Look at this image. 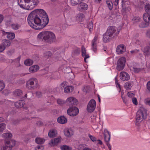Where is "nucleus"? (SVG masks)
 I'll return each mask as SVG.
<instances>
[{
    "label": "nucleus",
    "mask_w": 150,
    "mask_h": 150,
    "mask_svg": "<svg viewBox=\"0 0 150 150\" xmlns=\"http://www.w3.org/2000/svg\"><path fill=\"white\" fill-rule=\"evenodd\" d=\"M126 62L125 57H123L120 58L117 61V69L119 71L122 70L124 68Z\"/></svg>",
    "instance_id": "6"
},
{
    "label": "nucleus",
    "mask_w": 150,
    "mask_h": 150,
    "mask_svg": "<svg viewBox=\"0 0 150 150\" xmlns=\"http://www.w3.org/2000/svg\"><path fill=\"white\" fill-rule=\"evenodd\" d=\"M33 63V61L30 59H27L24 61L25 64L27 66H30L32 65Z\"/></svg>",
    "instance_id": "33"
},
{
    "label": "nucleus",
    "mask_w": 150,
    "mask_h": 150,
    "mask_svg": "<svg viewBox=\"0 0 150 150\" xmlns=\"http://www.w3.org/2000/svg\"><path fill=\"white\" fill-rule=\"evenodd\" d=\"M146 35L147 37L150 38V29L148 30L146 33Z\"/></svg>",
    "instance_id": "62"
},
{
    "label": "nucleus",
    "mask_w": 150,
    "mask_h": 150,
    "mask_svg": "<svg viewBox=\"0 0 150 150\" xmlns=\"http://www.w3.org/2000/svg\"><path fill=\"white\" fill-rule=\"evenodd\" d=\"M39 69V67L38 65H34L30 67L29 70L31 73L36 72Z\"/></svg>",
    "instance_id": "22"
},
{
    "label": "nucleus",
    "mask_w": 150,
    "mask_h": 150,
    "mask_svg": "<svg viewBox=\"0 0 150 150\" xmlns=\"http://www.w3.org/2000/svg\"><path fill=\"white\" fill-rule=\"evenodd\" d=\"M11 26L13 29H14V30H16L18 29L19 28V26L18 24H12Z\"/></svg>",
    "instance_id": "53"
},
{
    "label": "nucleus",
    "mask_w": 150,
    "mask_h": 150,
    "mask_svg": "<svg viewBox=\"0 0 150 150\" xmlns=\"http://www.w3.org/2000/svg\"><path fill=\"white\" fill-rule=\"evenodd\" d=\"M71 4L72 6H75L81 2L79 0H71Z\"/></svg>",
    "instance_id": "43"
},
{
    "label": "nucleus",
    "mask_w": 150,
    "mask_h": 150,
    "mask_svg": "<svg viewBox=\"0 0 150 150\" xmlns=\"http://www.w3.org/2000/svg\"><path fill=\"white\" fill-rule=\"evenodd\" d=\"M126 48L125 46L123 44L118 45L116 49L117 53L119 54H122L125 51Z\"/></svg>",
    "instance_id": "12"
},
{
    "label": "nucleus",
    "mask_w": 150,
    "mask_h": 150,
    "mask_svg": "<svg viewBox=\"0 0 150 150\" xmlns=\"http://www.w3.org/2000/svg\"><path fill=\"white\" fill-rule=\"evenodd\" d=\"M57 134V132L55 129L51 130L49 132L48 136L50 137H54Z\"/></svg>",
    "instance_id": "25"
},
{
    "label": "nucleus",
    "mask_w": 150,
    "mask_h": 150,
    "mask_svg": "<svg viewBox=\"0 0 150 150\" xmlns=\"http://www.w3.org/2000/svg\"><path fill=\"white\" fill-rule=\"evenodd\" d=\"M61 141V137L55 138L54 139L51 140L49 144L51 145V146H54L57 144Z\"/></svg>",
    "instance_id": "16"
},
{
    "label": "nucleus",
    "mask_w": 150,
    "mask_h": 150,
    "mask_svg": "<svg viewBox=\"0 0 150 150\" xmlns=\"http://www.w3.org/2000/svg\"><path fill=\"white\" fill-rule=\"evenodd\" d=\"M22 93V91L20 89H16L13 92V95L15 96H19Z\"/></svg>",
    "instance_id": "40"
},
{
    "label": "nucleus",
    "mask_w": 150,
    "mask_h": 150,
    "mask_svg": "<svg viewBox=\"0 0 150 150\" xmlns=\"http://www.w3.org/2000/svg\"><path fill=\"white\" fill-rule=\"evenodd\" d=\"M132 102L135 105H137L138 103H137V100L136 98H132Z\"/></svg>",
    "instance_id": "57"
},
{
    "label": "nucleus",
    "mask_w": 150,
    "mask_h": 150,
    "mask_svg": "<svg viewBox=\"0 0 150 150\" xmlns=\"http://www.w3.org/2000/svg\"><path fill=\"white\" fill-rule=\"evenodd\" d=\"M66 103V101L60 99H58L57 100V103L60 105H63Z\"/></svg>",
    "instance_id": "48"
},
{
    "label": "nucleus",
    "mask_w": 150,
    "mask_h": 150,
    "mask_svg": "<svg viewBox=\"0 0 150 150\" xmlns=\"http://www.w3.org/2000/svg\"><path fill=\"white\" fill-rule=\"evenodd\" d=\"M104 136L105 142H109L110 139V135H108L107 134H104Z\"/></svg>",
    "instance_id": "47"
},
{
    "label": "nucleus",
    "mask_w": 150,
    "mask_h": 150,
    "mask_svg": "<svg viewBox=\"0 0 150 150\" xmlns=\"http://www.w3.org/2000/svg\"><path fill=\"white\" fill-rule=\"evenodd\" d=\"M66 102L69 105H76L78 103L77 100L73 97L68 98L66 100Z\"/></svg>",
    "instance_id": "11"
},
{
    "label": "nucleus",
    "mask_w": 150,
    "mask_h": 150,
    "mask_svg": "<svg viewBox=\"0 0 150 150\" xmlns=\"http://www.w3.org/2000/svg\"><path fill=\"white\" fill-rule=\"evenodd\" d=\"M88 28L90 32H91V30H92L93 28V24L92 22L91 21L89 23Z\"/></svg>",
    "instance_id": "50"
},
{
    "label": "nucleus",
    "mask_w": 150,
    "mask_h": 150,
    "mask_svg": "<svg viewBox=\"0 0 150 150\" xmlns=\"http://www.w3.org/2000/svg\"><path fill=\"white\" fill-rule=\"evenodd\" d=\"M24 2L22 3V0H20L18 4L21 7L27 10H31L39 3L38 0H24Z\"/></svg>",
    "instance_id": "3"
},
{
    "label": "nucleus",
    "mask_w": 150,
    "mask_h": 150,
    "mask_svg": "<svg viewBox=\"0 0 150 150\" xmlns=\"http://www.w3.org/2000/svg\"><path fill=\"white\" fill-rule=\"evenodd\" d=\"M81 52L82 56L84 58V61L86 62V59L89 58V57L88 54H86V50L85 48L83 46H82L81 47Z\"/></svg>",
    "instance_id": "19"
},
{
    "label": "nucleus",
    "mask_w": 150,
    "mask_h": 150,
    "mask_svg": "<svg viewBox=\"0 0 150 150\" xmlns=\"http://www.w3.org/2000/svg\"><path fill=\"white\" fill-rule=\"evenodd\" d=\"M61 150H71L72 148L67 145H63L60 146Z\"/></svg>",
    "instance_id": "42"
},
{
    "label": "nucleus",
    "mask_w": 150,
    "mask_h": 150,
    "mask_svg": "<svg viewBox=\"0 0 150 150\" xmlns=\"http://www.w3.org/2000/svg\"><path fill=\"white\" fill-rule=\"evenodd\" d=\"M64 135L67 137L72 136L74 134L73 131L72 129L69 128L65 129L64 130Z\"/></svg>",
    "instance_id": "14"
},
{
    "label": "nucleus",
    "mask_w": 150,
    "mask_h": 150,
    "mask_svg": "<svg viewBox=\"0 0 150 150\" xmlns=\"http://www.w3.org/2000/svg\"><path fill=\"white\" fill-rule=\"evenodd\" d=\"M120 79L123 81H127L130 79L129 76H120Z\"/></svg>",
    "instance_id": "34"
},
{
    "label": "nucleus",
    "mask_w": 150,
    "mask_h": 150,
    "mask_svg": "<svg viewBox=\"0 0 150 150\" xmlns=\"http://www.w3.org/2000/svg\"><path fill=\"white\" fill-rule=\"evenodd\" d=\"M127 96L130 98H133L134 96V94L132 93L131 92H129L127 94Z\"/></svg>",
    "instance_id": "55"
},
{
    "label": "nucleus",
    "mask_w": 150,
    "mask_h": 150,
    "mask_svg": "<svg viewBox=\"0 0 150 150\" xmlns=\"http://www.w3.org/2000/svg\"><path fill=\"white\" fill-rule=\"evenodd\" d=\"M12 15L15 17H19L20 16V13L16 11H14L12 13Z\"/></svg>",
    "instance_id": "52"
},
{
    "label": "nucleus",
    "mask_w": 150,
    "mask_h": 150,
    "mask_svg": "<svg viewBox=\"0 0 150 150\" xmlns=\"http://www.w3.org/2000/svg\"><path fill=\"white\" fill-rule=\"evenodd\" d=\"M96 106V102L93 99H92L89 102L88 105L87 109L90 112H93L95 109Z\"/></svg>",
    "instance_id": "10"
},
{
    "label": "nucleus",
    "mask_w": 150,
    "mask_h": 150,
    "mask_svg": "<svg viewBox=\"0 0 150 150\" xmlns=\"http://www.w3.org/2000/svg\"><path fill=\"white\" fill-rule=\"evenodd\" d=\"M149 24V23L145 22H142L139 24V26L140 28H144L148 27Z\"/></svg>",
    "instance_id": "37"
},
{
    "label": "nucleus",
    "mask_w": 150,
    "mask_h": 150,
    "mask_svg": "<svg viewBox=\"0 0 150 150\" xmlns=\"http://www.w3.org/2000/svg\"><path fill=\"white\" fill-rule=\"evenodd\" d=\"M149 4V2L147 0H140L139 2V7L142 8Z\"/></svg>",
    "instance_id": "21"
},
{
    "label": "nucleus",
    "mask_w": 150,
    "mask_h": 150,
    "mask_svg": "<svg viewBox=\"0 0 150 150\" xmlns=\"http://www.w3.org/2000/svg\"><path fill=\"white\" fill-rule=\"evenodd\" d=\"M2 45H3L5 47H8L11 44V41L8 40L4 39L2 40Z\"/></svg>",
    "instance_id": "24"
},
{
    "label": "nucleus",
    "mask_w": 150,
    "mask_h": 150,
    "mask_svg": "<svg viewBox=\"0 0 150 150\" xmlns=\"http://www.w3.org/2000/svg\"><path fill=\"white\" fill-rule=\"evenodd\" d=\"M130 69L133 71V72L136 74L137 73L142 71H143V69L140 68H137L134 66H131L130 67Z\"/></svg>",
    "instance_id": "29"
},
{
    "label": "nucleus",
    "mask_w": 150,
    "mask_h": 150,
    "mask_svg": "<svg viewBox=\"0 0 150 150\" xmlns=\"http://www.w3.org/2000/svg\"><path fill=\"white\" fill-rule=\"evenodd\" d=\"M144 54L145 55H150V47L147 46L144 48Z\"/></svg>",
    "instance_id": "26"
},
{
    "label": "nucleus",
    "mask_w": 150,
    "mask_h": 150,
    "mask_svg": "<svg viewBox=\"0 0 150 150\" xmlns=\"http://www.w3.org/2000/svg\"><path fill=\"white\" fill-rule=\"evenodd\" d=\"M85 16L84 14L82 13L78 14L77 15V19L81 21H83L84 19Z\"/></svg>",
    "instance_id": "30"
},
{
    "label": "nucleus",
    "mask_w": 150,
    "mask_h": 150,
    "mask_svg": "<svg viewBox=\"0 0 150 150\" xmlns=\"http://www.w3.org/2000/svg\"><path fill=\"white\" fill-rule=\"evenodd\" d=\"M79 112L78 108L75 107L70 108L68 109L67 110L68 114L72 116H74L76 115Z\"/></svg>",
    "instance_id": "9"
},
{
    "label": "nucleus",
    "mask_w": 150,
    "mask_h": 150,
    "mask_svg": "<svg viewBox=\"0 0 150 150\" xmlns=\"http://www.w3.org/2000/svg\"><path fill=\"white\" fill-rule=\"evenodd\" d=\"M15 37V34L13 33L8 32V34L7 35V37L8 38L10 39H13Z\"/></svg>",
    "instance_id": "35"
},
{
    "label": "nucleus",
    "mask_w": 150,
    "mask_h": 150,
    "mask_svg": "<svg viewBox=\"0 0 150 150\" xmlns=\"http://www.w3.org/2000/svg\"><path fill=\"white\" fill-rule=\"evenodd\" d=\"M97 37L95 36L91 42V49L95 52L97 50Z\"/></svg>",
    "instance_id": "13"
},
{
    "label": "nucleus",
    "mask_w": 150,
    "mask_h": 150,
    "mask_svg": "<svg viewBox=\"0 0 150 150\" xmlns=\"http://www.w3.org/2000/svg\"><path fill=\"white\" fill-rule=\"evenodd\" d=\"M44 149V147L42 146L38 145L35 148V150H43Z\"/></svg>",
    "instance_id": "56"
},
{
    "label": "nucleus",
    "mask_w": 150,
    "mask_h": 150,
    "mask_svg": "<svg viewBox=\"0 0 150 150\" xmlns=\"http://www.w3.org/2000/svg\"><path fill=\"white\" fill-rule=\"evenodd\" d=\"M146 116V111L144 108H141L137 111L136 114V122H141Z\"/></svg>",
    "instance_id": "4"
},
{
    "label": "nucleus",
    "mask_w": 150,
    "mask_h": 150,
    "mask_svg": "<svg viewBox=\"0 0 150 150\" xmlns=\"http://www.w3.org/2000/svg\"><path fill=\"white\" fill-rule=\"evenodd\" d=\"M2 136L6 139L11 138L12 136V135L11 133H6L3 134Z\"/></svg>",
    "instance_id": "39"
},
{
    "label": "nucleus",
    "mask_w": 150,
    "mask_h": 150,
    "mask_svg": "<svg viewBox=\"0 0 150 150\" xmlns=\"http://www.w3.org/2000/svg\"><path fill=\"white\" fill-rule=\"evenodd\" d=\"M5 87V84L3 81L0 80V92L3 90Z\"/></svg>",
    "instance_id": "46"
},
{
    "label": "nucleus",
    "mask_w": 150,
    "mask_h": 150,
    "mask_svg": "<svg viewBox=\"0 0 150 150\" xmlns=\"http://www.w3.org/2000/svg\"><path fill=\"white\" fill-rule=\"evenodd\" d=\"M88 136L90 139L93 141L95 142L96 141V138L94 136H92L90 134H88Z\"/></svg>",
    "instance_id": "54"
},
{
    "label": "nucleus",
    "mask_w": 150,
    "mask_h": 150,
    "mask_svg": "<svg viewBox=\"0 0 150 150\" xmlns=\"http://www.w3.org/2000/svg\"><path fill=\"white\" fill-rule=\"evenodd\" d=\"M68 85V83L67 81H63L61 84V88L62 89H64Z\"/></svg>",
    "instance_id": "44"
},
{
    "label": "nucleus",
    "mask_w": 150,
    "mask_h": 150,
    "mask_svg": "<svg viewBox=\"0 0 150 150\" xmlns=\"http://www.w3.org/2000/svg\"><path fill=\"white\" fill-rule=\"evenodd\" d=\"M35 141L37 144H41L45 141V140L42 138L37 137L35 139Z\"/></svg>",
    "instance_id": "31"
},
{
    "label": "nucleus",
    "mask_w": 150,
    "mask_h": 150,
    "mask_svg": "<svg viewBox=\"0 0 150 150\" xmlns=\"http://www.w3.org/2000/svg\"><path fill=\"white\" fill-rule=\"evenodd\" d=\"M36 95L38 98H39L42 96V94L40 92L37 91L36 92Z\"/></svg>",
    "instance_id": "60"
},
{
    "label": "nucleus",
    "mask_w": 150,
    "mask_h": 150,
    "mask_svg": "<svg viewBox=\"0 0 150 150\" xmlns=\"http://www.w3.org/2000/svg\"><path fill=\"white\" fill-rule=\"evenodd\" d=\"M139 51L138 50H133L132 51H130V52L131 54H135L137 53Z\"/></svg>",
    "instance_id": "64"
},
{
    "label": "nucleus",
    "mask_w": 150,
    "mask_h": 150,
    "mask_svg": "<svg viewBox=\"0 0 150 150\" xmlns=\"http://www.w3.org/2000/svg\"><path fill=\"white\" fill-rule=\"evenodd\" d=\"M145 9L146 13H150V4H149L145 6Z\"/></svg>",
    "instance_id": "49"
},
{
    "label": "nucleus",
    "mask_w": 150,
    "mask_h": 150,
    "mask_svg": "<svg viewBox=\"0 0 150 150\" xmlns=\"http://www.w3.org/2000/svg\"><path fill=\"white\" fill-rule=\"evenodd\" d=\"M74 89V87L71 86H69L68 85L64 88V91L65 93H68L72 92Z\"/></svg>",
    "instance_id": "27"
},
{
    "label": "nucleus",
    "mask_w": 150,
    "mask_h": 150,
    "mask_svg": "<svg viewBox=\"0 0 150 150\" xmlns=\"http://www.w3.org/2000/svg\"><path fill=\"white\" fill-rule=\"evenodd\" d=\"M125 88L127 90H130L132 87V84L131 82H127L124 85Z\"/></svg>",
    "instance_id": "32"
},
{
    "label": "nucleus",
    "mask_w": 150,
    "mask_h": 150,
    "mask_svg": "<svg viewBox=\"0 0 150 150\" xmlns=\"http://www.w3.org/2000/svg\"><path fill=\"white\" fill-rule=\"evenodd\" d=\"M15 144V141L13 140L10 141H6L5 144L1 148V150H11Z\"/></svg>",
    "instance_id": "5"
},
{
    "label": "nucleus",
    "mask_w": 150,
    "mask_h": 150,
    "mask_svg": "<svg viewBox=\"0 0 150 150\" xmlns=\"http://www.w3.org/2000/svg\"><path fill=\"white\" fill-rule=\"evenodd\" d=\"M6 125L4 123L0 124V132H2L6 128Z\"/></svg>",
    "instance_id": "45"
},
{
    "label": "nucleus",
    "mask_w": 150,
    "mask_h": 150,
    "mask_svg": "<svg viewBox=\"0 0 150 150\" xmlns=\"http://www.w3.org/2000/svg\"><path fill=\"white\" fill-rule=\"evenodd\" d=\"M35 83L36 86H38V81L37 79L35 78L31 79L28 81L26 83V87L29 90H32L33 89V86Z\"/></svg>",
    "instance_id": "7"
},
{
    "label": "nucleus",
    "mask_w": 150,
    "mask_h": 150,
    "mask_svg": "<svg viewBox=\"0 0 150 150\" xmlns=\"http://www.w3.org/2000/svg\"><path fill=\"white\" fill-rule=\"evenodd\" d=\"M107 35V33H105V34L103 35V41L105 43L110 41L112 38L109 35Z\"/></svg>",
    "instance_id": "18"
},
{
    "label": "nucleus",
    "mask_w": 150,
    "mask_h": 150,
    "mask_svg": "<svg viewBox=\"0 0 150 150\" xmlns=\"http://www.w3.org/2000/svg\"><path fill=\"white\" fill-rule=\"evenodd\" d=\"M6 48V47L3 45H0V52H3Z\"/></svg>",
    "instance_id": "61"
},
{
    "label": "nucleus",
    "mask_w": 150,
    "mask_h": 150,
    "mask_svg": "<svg viewBox=\"0 0 150 150\" xmlns=\"http://www.w3.org/2000/svg\"><path fill=\"white\" fill-rule=\"evenodd\" d=\"M147 89L150 91V81H148L147 83Z\"/></svg>",
    "instance_id": "63"
},
{
    "label": "nucleus",
    "mask_w": 150,
    "mask_h": 150,
    "mask_svg": "<svg viewBox=\"0 0 150 150\" xmlns=\"http://www.w3.org/2000/svg\"><path fill=\"white\" fill-rule=\"evenodd\" d=\"M148 14L144 13L143 15V17L145 22L149 23H149H150V15Z\"/></svg>",
    "instance_id": "23"
},
{
    "label": "nucleus",
    "mask_w": 150,
    "mask_h": 150,
    "mask_svg": "<svg viewBox=\"0 0 150 150\" xmlns=\"http://www.w3.org/2000/svg\"><path fill=\"white\" fill-rule=\"evenodd\" d=\"M25 104V102L24 101L20 100L17 102L15 103L14 105L16 108H20L23 107Z\"/></svg>",
    "instance_id": "17"
},
{
    "label": "nucleus",
    "mask_w": 150,
    "mask_h": 150,
    "mask_svg": "<svg viewBox=\"0 0 150 150\" xmlns=\"http://www.w3.org/2000/svg\"><path fill=\"white\" fill-rule=\"evenodd\" d=\"M80 48H77L73 51L72 54L73 56L78 55L80 54Z\"/></svg>",
    "instance_id": "38"
},
{
    "label": "nucleus",
    "mask_w": 150,
    "mask_h": 150,
    "mask_svg": "<svg viewBox=\"0 0 150 150\" xmlns=\"http://www.w3.org/2000/svg\"><path fill=\"white\" fill-rule=\"evenodd\" d=\"M115 83L116 85V86L117 88H119L120 91L121 90V87L119 83L118 82V80L117 78V76L115 77Z\"/></svg>",
    "instance_id": "51"
},
{
    "label": "nucleus",
    "mask_w": 150,
    "mask_h": 150,
    "mask_svg": "<svg viewBox=\"0 0 150 150\" xmlns=\"http://www.w3.org/2000/svg\"><path fill=\"white\" fill-rule=\"evenodd\" d=\"M38 40L42 41L43 40L46 42H54L56 40L54 34L49 31H44L40 33L37 37Z\"/></svg>",
    "instance_id": "2"
},
{
    "label": "nucleus",
    "mask_w": 150,
    "mask_h": 150,
    "mask_svg": "<svg viewBox=\"0 0 150 150\" xmlns=\"http://www.w3.org/2000/svg\"><path fill=\"white\" fill-rule=\"evenodd\" d=\"M130 8L129 7H127L124 8L123 6H122V9L121 11L123 16H125L126 14L127 13L129 12L130 11Z\"/></svg>",
    "instance_id": "28"
},
{
    "label": "nucleus",
    "mask_w": 150,
    "mask_h": 150,
    "mask_svg": "<svg viewBox=\"0 0 150 150\" xmlns=\"http://www.w3.org/2000/svg\"><path fill=\"white\" fill-rule=\"evenodd\" d=\"M88 8V5L86 4L83 2H81L78 6V8L81 11L86 10Z\"/></svg>",
    "instance_id": "15"
},
{
    "label": "nucleus",
    "mask_w": 150,
    "mask_h": 150,
    "mask_svg": "<svg viewBox=\"0 0 150 150\" xmlns=\"http://www.w3.org/2000/svg\"><path fill=\"white\" fill-rule=\"evenodd\" d=\"M67 122V119L64 116H61L57 118V122L60 123L64 124Z\"/></svg>",
    "instance_id": "20"
},
{
    "label": "nucleus",
    "mask_w": 150,
    "mask_h": 150,
    "mask_svg": "<svg viewBox=\"0 0 150 150\" xmlns=\"http://www.w3.org/2000/svg\"><path fill=\"white\" fill-rule=\"evenodd\" d=\"M145 103L147 105L150 106V99L147 98L145 100Z\"/></svg>",
    "instance_id": "58"
},
{
    "label": "nucleus",
    "mask_w": 150,
    "mask_h": 150,
    "mask_svg": "<svg viewBox=\"0 0 150 150\" xmlns=\"http://www.w3.org/2000/svg\"><path fill=\"white\" fill-rule=\"evenodd\" d=\"M28 24L36 30L43 28L48 23V15L43 10L38 9L32 11L28 17Z\"/></svg>",
    "instance_id": "1"
},
{
    "label": "nucleus",
    "mask_w": 150,
    "mask_h": 150,
    "mask_svg": "<svg viewBox=\"0 0 150 150\" xmlns=\"http://www.w3.org/2000/svg\"><path fill=\"white\" fill-rule=\"evenodd\" d=\"M104 134H107L108 135H110V133L109 132L107 129H104V132H103V135H104Z\"/></svg>",
    "instance_id": "59"
},
{
    "label": "nucleus",
    "mask_w": 150,
    "mask_h": 150,
    "mask_svg": "<svg viewBox=\"0 0 150 150\" xmlns=\"http://www.w3.org/2000/svg\"><path fill=\"white\" fill-rule=\"evenodd\" d=\"M106 3L109 9L111 10L112 8V3L111 0H107L106 1Z\"/></svg>",
    "instance_id": "36"
},
{
    "label": "nucleus",
    "mask_w": 150,
    "mask_h": 150,
    "mask_svg": "<svg viewBox=\"0 0 150 150\" xmlns=\"http://www.w3.org/2000/svg\"><path fill=\"white\" fill-rule=\"evenodd\" d=\"M119 31L116 30V28L114 26H110L108 28L107 31L106 33L107 35H109L110 36H112L113 35V36L112 37L113 38L115 36H117L118 34Z\"/></svg>",
    "instance_id": "8"
},
{
    "label": "nucleus",
    "mask_w": 150,
    "mask_h": 150,
    "mask_svg": "<svg viewBox=\"0 0 150 150\" xmlns=\"http://www.w3.org/2000/svg\"><path fill=\"white\" fill-rule=\"evenodd\" d=\"M52 55V52L49 51L46 52H45L43 54V56L46 58L50 57Z\"/></svg>",
    "instance_id": "41"
}]
</instances>
